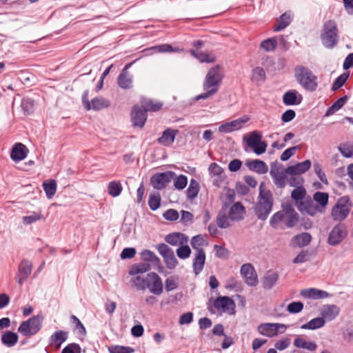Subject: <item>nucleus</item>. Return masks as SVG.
<instances>
[{
    "instance_id": "nucleus-52",
    "label": "nucleus",
    "mask_w": 353,
    "mask_h": 353,
    "mask_svg": "<svg viewBox=\"0 0 353 353\" xmlns=\"http://www.w3.org/2000/svg\"><path fill=\"white\" fill-rule=\"evenodd\" d=\"M151 269L150 264L139 263L132 266L129 271L130 275H137L141 273H145Z\"/></svg>"
},
{
    "instance_id": "nucleus-57",
    "label": "nucleus",
    "mask_w": 353,
    "mask_h": 353,
    "mask_svg": "<svg viewBox=\"0 0 353 353\" xmlns=\"http://www.w3.org/2000/svg\"><path fill=\"white\" fill-rule=\"evenodd\" d=\"M314 171L317 175L319 179L324 184H327L328 181L325 172L322 170L321 164L318 162L314 163Z\"/></svg>"
},
{
    "instance_id": "nucleus-44",
    "label": "nucleus",
    "mask_w": 353,
    "mask_h": 353,
    "mask_svg": "<svg viewBox=\"0 0 353 353\" xmlns=\"http://www.w3.org/2000/svg\"><path fill=\"white\" fill-rule=\"evenodd\" d=\"M123 188L120 181H113L108 183V191L110 195L113 197L118 196L121 194Z\"/></svg>"
},
{
    "instance_id": "nucleus-24",
    "label": "nucleus",
    "mask_w": 353,
    "mask_h": 353,
    "mask_svg": "<svg viewBox=\"0 0 353 353\" xmlns=\"http://www.w3.org/2000/svg\"><path fill=\"white\" fill-rule=\"evenodd\" d=\"M279 278V274L273 270H268L261 279V284L263 289L270 290L276 284Z\"/></svg>"
},
{
    "instance_id": "nucleus-6",
    "label": "nucleus",
    "mask_w": 353,
    "mask_h": 353,
    "mask_svg": "<svg viewBox=\"0 0 353 353\" xmlns=\"http://www.w3.org/2000/svg\"><path fill=\"white\" fill-rule=\"evenodd\" d=\"M43 317L42 315H35L27 321H23L18 328V332L24 336H31L41 330Z\"/></svg>"
},
{
    "instance_id": "nucleus-53",
    "label": "nucleus",
    "mask_w": 353,
    "mask_h": 353,
    "mask_svg": "<svg viewBox=\"0 0 353 353\" xmlns=\"http://www.w3.org/2000/svg\"><path fill=\"white\" fill-rule=\"evenodd\" d=\"M261 138L262 136L261 133L256 130L253 131L250 134L247 139V144L250 148L256 146V144H260V143L263 142Z\"/></svg>"
},
{
    "instance_id": "nucleus-14",
    "label": "nucleus",
    "mask_w": 353,
    "mask_h": 353,
    "mask_svg": "<svg viewBox=\"0 0 353 353\" xmlns=\"http://www.w3.org/2000/svg\"><path fill=\"white\" fill-rule=\"evenodd\" d=\"M32 263L28 259H23L18 265V271L15 279L18 284L22 285L31 274Z\"/></svg>"
},
{
    "instance_id": "nucleus-55",
    "label": "nucleus",
    "mask_w": 353,
    "mask_h": 353,
    "mask_svg": "<svg viewBox=\"0 0 353 353\" xmlns=\"http://www.w3.org/2000/svg\"><path fill=\"white\" fill-rule=\"evenodd\" d=\"M21 106L24 113L29 114L34 111V101L30 98H24L21 101Z\"/></svg>"
},
{
    "instance_id": "nucleus-30",
    "label": "nucleus",
    "mask_w": 353,
    "mask_h": 353,
    "mask_svg": "<svg viewBox=\"0 0 353 353\" xmlns=\"http://www.w3.org/2000/svg\"><path fill=\"white\" fill-rule=\"evenodd\" d=\"M340 312V308L335 305H326L321 311V317L325 321L334 320Z\"/></svg>"
},
{
    "instance_id": "nucleus-21",
    "label": "nucleus",
    "mask_w": 353,
    "mask_h": 353,
    "mask_svg": "<svg viewBox=\"0 0 353 353\" xmlns=\"http://www.w3.org/2000/svg\"><path fill=\"white\" fill-rule=\"evenodd\" d=\"M311 165V161L307 159L295 165L288 166L285 169V172L290 176L300 175L306 172L310 168Z\"/></svg>"
},
{
    "instance_id": "nucleus-41",
    "label": "nucleus",
    "mask_w": 353,
    "mask_h": 353,
    "mask_svg": "<svg viewBox=\"0 0 353 353\" xmlns=\"http://www.w3.org/2000/svg\"><path fill=\"white\" fill-rule=\"evenodd\" d=\"M325 321L322 317L312 319L307 323L302 325L301 328L303 330H316L324 326Z\"/></svg>"
},
{
    "instance_id": "nucleus-51",
    "label": "nucleus",
    "mask_w": 353,
    "mask_h": 353,
    "mask_svg": "<svg viewBox=\"0 0 353 353\" xmlns=\"http://www.w3.org/2000/svg\"><path fill=\"white\" fill-rule=\"evenodd\" d=\"M348 97L344 96L336 100L327 110V115L333 114L339 110L347 102Z\"/></svg>"
},
{
    "instance_id": "nucleus-42",
    "label": "nucleus",
    "mask_w": 353,
    "mask_h": 353,
    "mask_svg": "<svg viewBox=\"0 0 353 353\" xmlns=\"http://www.w3.org/2000/svg\"><path fill=\"white\" fill-rule=\"evenodd\" d=\"M142 108L146 111L157 112L161 110L163 103L161 102H154L151 99H145L141 101Z\"/></svg>"
},
{
    "instance_id": "nucleus-25",
    "label": "nucleus",
    "mask_w": 353,
    "mask_h": 353,
    "mask_svg": "<svg viewBox=\"0 0 353 353\" xmlns=\"http://www.w3.org/2000/svg\"><path fill=\"white\" fill-rule=\"evenodd\" d=\"M302 100V95L296 90H290L283 95V102L286 105H299Z\"/></svg>"
},
{
    "instance_id": "nucleus-40",
    "label": "nucleus",
    "mask_w": 353,
    "mask_h": 353,
    "mask_svg": "<svg viewBox=\"0 0 353 353\" xmlns=\"http://www.w3.org/2000/svg\"><path fill=\"white\" fill-rule=\"evenodd\" d=\"M294 345L298 348L305 349L310 351H314L317 345L314 341H306L301 337H296L294 340Z\"/></svg>"
},
{
    "instance_id": "nucleus-7",
    "label": "nucleus",
    "mask_w": 353,
    "mask_h": 353,
    "mask_svg": "<svg viewBox=\"0 0 353 353\" xmlns=\"http://www.w3.org/2000/svg\"><path fill=\"white\" fill-rule=\"evenodd\" d=\"M213 307L217 312H225L230 315L234 314L236 312V305L234 300L226 296L217 297L214 299L212 305L208 307V310L211 313L214 314L216 312L213 310Z\"/></svg>"
},
{
    "instance_id": "nucleus-37",
    "label": "nucleus",
    "mask_w": 353,
    "mask_h": 353,
    "mask_svg": "<svg viewBox=\"0 0 353 353\" xmlns=\"http://www.w3.org/2000/svg\"><path fill=\"white\" fill-rule=\"evenodd\" d=\"M18 339L19 336L17 333L11 331H6L1 335V343L7 347H12L17 343Z\"/></svg>"
},
{
    "instance_id": "nucleus-59",
    "label": "nucleus",
    "mask_w": 353,
    "mask_h": 353,
    "mask_svg": "<svg viewBox=\"0 0 353 353\" xmlns=\"http://www.w3.org/2000/svg\"><path fill=\"white\" fill-rule=\"evenodd\" d=\"M70 319L72 323L74 324V329L78 331L79 334L85 335L86 330L81 321L74 315H72Z\"/></svg>"
},
{
    "instance_id": "nucleus-29",
    "label": "nucleus",
    "mask_w": 353,
    "mask_h": 353,
    "mask_svg": "<svg viewBox=\"0 0 353 353\" xmlns=\"http://www.w3.org/2000/svg\"><path fill=\"white\" fill-rule=\"evenodd\" d=\"M68 337V332L64 330L54 332L49 338V344L59 348L63 343L66 341Z\"/></svg>"
},
{
    "instance_id": "nucleus-9",
    "label": "nucleus",
    "mask_w": 353,
    "mask_h": 353,
    "mask_svg": "<svg viewBox=\"0 0 353 353\" xmlns=\"http://www.w3.org/2000/svg\"><path fill=\"white\" fill-rule=\"evenodd\" d=\"M291 198L294 201L297 210L303 214L307 212L310 196L307 195L306 190L301 185H298L291 192Z\"/></svg>"
},
{
    "instance_id": "nucleus-2",
    "label": "nucleus",
    "mask_w": 353,
    "mask_h": 353,
    "mask_svg": "<svg viewBox=\"0 0 353 353\" xmlns=\"http://www.w3.org/2000/svg\"><path fill=\"white\" fill-rule=\"evenodd\" d=\"M263 184L259 187V201L254 207V212L257 218L265 221L272 210L274 199L270 190L263 189Z\"/></svg>"
},
{
    "instance_id": "nucleus-4",
    "label": "nucleus",
    "mask_w": 353,
    "mask_h": 353,
    "mask_svg": "<svg viewBox=\"0 0 353 353\" xmlns=\"http://www.w3.org/2000/svg\"><path fill=\"white\" fill-rule=\"evenodd\" d=\"M323 46L333 49L339 43V36L337 24L334 20L326 21L322 28L320 36Z\"/></svg>"
},
{
    "instance_id": "nucleus-15",
    "label": "nucleus",
    "mask_w": 353,
    "mask_h": 353,
    "mask_svg": "<svg viewBox=\"0 0 353 353\" xmlns=\"http://www.w3.org/2000/svg\"><path fill=\"white\" fill-rule=\"evenodd\" d=\"M293 212L296 211L294 209L291 203H283L281 204V210L274 213L270 218V225L273 228H277L279 223L283 221L285 218V214L288 213H292Z\"/></svg>"
},
{
    "instance_id": "nucleus-12",
    "label": "nucleus",
    "mask_w": 353,
    "mask_h": 353,
    "mask_svg": "<svg viewBox=\"0 0 353 353\" xmlns=\"http://www.w3.org/2000/svg\"><path fill=\"white\" fill-rule=\"evenodd\" d=\"M347 234V231L345 225L339 223L330 231L327 238V243L332 246L337 245L343 241Z\"/></svg>"
},
{
    "instance_id": "nucleus-54",
    "label": "nucleus",
    "mask_w": 353,
    "mask_h": 353,
    "mask_svg": "<svg viewBox=\"0 0 353 353\" xmlns=\"http://www.w3.org/2000/svg\"><path fill=\"white\" fill-rule=\"evenodd\" d=\"M148 275L144 278L137 276L132 279V282L138 290H144L147 287Z\"/></svg>"
},
{
    "instance_id": "nucleus-10",
    "label": "nucleus",
    "mask_w": 353,
    "mask_h": 353,
    "mask_svg": "<svg viewBox=\"0 0 353 353\" xmlns=\"http://www.w3.org/2000/svg\"><path fill=\"white\" fill-rule=\"evenodd\" d=\"M82 103L86 110H93L95 111L108 108L110 101L101 97H95L89 101V91L85 90L82 95Z\"/></svg>"
},
{
    "instance_id": "nucleus-63",
    "label": "nucleus",
    "mask_w": 353,
    "mask_h": 353,
    "mask_svg": "<svg viewBox=\"0 0 353 353\" xmlns=\"http://www.w3.org/2000/svg\"><path fill=\"white\" fill-rule=\"evenodd\" d=\"M109 352L110 353H132L134 350L130 347L113 345L109 347Z\"/></svg>"
},
{
    "instance_id": "nucleus-19",
    "label": "nucleus",
    "mask_w": 353,
    "mask_h": 353,
    "mask_svg": "<svg viewBox=\"0 0 353 353\" xmlns=\"http://www.w3.org/2000/svg\"><path fill=\"white\" fill-rule=\"evenodd\" d=\"M147 120V113L139 105H134L131 112V121L134 127L142 128Z\"/></svg>"
},
{
    "instance_id": "nucleus-27",
    "label": "nucleus",
    "mask_w": 353,
    "mask_h": 353,
    "mask_svg": "<svg viewBox=\"0 0 353 353\" xmlns=\"http://www.w3.org/2000/svg\"><path fill=\"white\" fill-rule=\"evenodd\" d=\"M205 263V252L204 250H199L194 254L192 263L193 272L195 275L199 274Z\"/></svg>"
},
{
    "instance_id": "nucleus-34",
    "label": "nucleus",
    "mask_w": 353,
    "mask_h": 353,
    "mask_svg": "<svg viewBox=\"0 0 353 353\" xmlns=\"http://www.w3.org/2000/svg\"><path fill=\"white\" fill-rule=\"evenodd\" d=\"M118 85L123 90H129L133 86V77L130 73L121 72L117 77Z\"/></svg>"
},
{
    "instance_id": "nucleus-16",
    "label": "nucleus",
    "mask_w": 353,
    "mask_h": 353,
    "mask_svg": "<svg viewBox=\"0 0 353 353\" xmlns=\"http://www.w3.org/2000/svg\"><path fill=\"white\" fill-rule=\"evenodd\" d=\"M249 120V117L245 115L241 118L221 124L219 127V131L221 133H230L232 132L240 130Z\"/></svg>"
},
{
    "instance_id": "nucleus-58",
    "label": "nucleus",
    "mask_w": 353,
    "mask_h": 353,
    "mask_svg": "<svg viewBox=\"0 0 353 353\" xmlns=\"http://www.w3.org/2000/svg\"><path fill=\"white\" fill-rule=\"evenodd\" d=\"M178 257L181 259H185L190 256L191 250L186 244L180 245L176 251Z\"/></svg>"
},
{
    "instance_id": "nucleus-50",
    "label": "nucleus",
    "mask_w": 353,
    "mask_h": 353,
    "mask_svg": "<svg viewBox=\"0 0 353 353\" xmlns=\"http://www.w3.org/2000/svg\"><path fill=\"white\" fill-rule=\"evenodd\" d=\"M199 183L195 179H191L189 187L186 190L187 197L190 199H194L199 193Z\"/></svg>"
},
{
    "instance_id": "nucleus-38",
    "label": "nucleus",
    "mask_w": 353,
    "mask_h": 353,
    "mask_svg": "<svg viewBox=\"0 0 353 353\" xmlns=\"http://www.w3.org/2000/svg\"><path fill=\"white\" fill-rule=\"evenodd\" d=\"M292 21V16L290 12H285L282 14L278 20V24L274 28V32H279L288 26Z\"/></svg>"
},
{
    "instance_id": "nucleus-47",
    "label": "nucleus",
    "mask_w": 353,
    "mask_h": 353,
    "mask_svg": "<svg viewBox=\"0 0 353 353\" xmlns=\"http://www.w3.org/2000/svg\"><path fill=\"white\" fill-rule=\"evenodd\" d=\"M208 241L204 239L201 234L194 236L191 239V245L196 252L202 248L204 245H208Z\"/></svg>"
},
{
    "instance_id": "nucleus-18",
    "label": "nucleus",
    "mask_w": 353,
    "mask_h": 353,
    "mask_svg": "<svg viewBox=\"0 0 353 353\" xmlns=\"http://www.w3.org/2000/svg\"><path fill=\"white\" fill-rule=\"evenodd\" d=\"M150 292L155 295H160L163 290L161 277L156 272L148 274L147 287Z\"/></svg>"
},
{
    "instance_id": "nucleus-49",
    "label": "nucleus",
    "mask_w": 353,
    "mask_h": 353,
    "mask_svg": "<svg viewBox=\"0 0 353 353\" xmlns=\"http://www.w3.org/2000/svg\"><path fill=\"white\" fill-rule=\"evenodd\" d=\"M161 195L159 192L151 193L148 199V205L151 210H157L161 205Z\"/></svg>"
},
{
    "instance_id": "nucleus-13",
    "label": "nucleus",
    "mask_w": 353,
    "mask_h": 353,
    "mask_svg": "<svg viewBox=\"0 0 353 353\" xmlns=\"http://www.w3.org/2000/svg\"><path fill=\"white\" fill-rule=\"evenodd\" d=\"M286 328L287 326L285 324L266 323L260 324L258 326V331L261 334L271 338L276 336L279 330L281 333H283Z\"/></svg>"
},
{
    "instance_id": "nucleus-64",
    "label": "nucleus",
    "mask_w": 353,
    "mask_h": 353,
    "mask_svg": "<svg viewBox=\"0 0 353 353\" xmlns=\"http://www.w3.org/2000/svg\"><path fill=\"white\" fill-rule=\"evenodd\" d=\"M81 347L78 343H72L66 345L61 353H81Z\"/></svg>"
},
{
    "instance_id": "nucleus-17",
    "label": "nucleus",
    "mask_w": 353,
    "mask_h": 353,
    "mask_svg": "<svg viewBox=\"0 0 353 353\" xmlns=\"http://www.w3.org/2000/svg\"><path fill=\"white\" fill-rule=\"evenodd\" d=\"M240 272L247 285L249 286H256L257 285V274L254 266L251 263L243 264L241 267Z\"/></svg>"
},
{
    "instance_id": "nucleus-43",
    "label": "nucleus",
    "mask_w": 353,
    "mask_h": 353,
    "mask_svg": "<svg viewBox=\"0 0 353 353\" xmlns=\"http://www.w3.org/2000/svg\"><path fill=\"white\" fill-rule=\"evenodd\" d=\"M43 188L48 199H52L57 191V182L54 179L43 183Z\"/></svg>"
},
{
    "instance_id": "nucleus-56",
    "label": "nucleus",
    "mask_w": 353,
    "mask_h": 353,
    "mask_svg": "<svg viewBox=\"0 0 353 353\" xmlns=\"http://www.w3.org/2000/svg\"><path fill=\"white\" fill-rule=\"evenodd\" d=\"M349 74L347 73H343L339 75L333 82L332 85V90L336 91L341 88L346 82Z\"/></svg>"
},
{
    "instance_id": "nucleus-31",
    "label": "nucleus",
    "mask_w": 353,
    "mask_h": 353,
    "mask_svg": "<svg viewBox=\"0 0 353 353\" xmlns=\"http://www.w3.org/2000/svg\"><path fill=\"white\" fill-rule=\"evenodd\" d=\"M245 212V208L242 203L241 202H236L230 209L229 218L232 221H241L243 219Z\"/></svg>"
},
{
    "instance_id": "nucleus-45",
    "label": "nucleus",
    "mask_w": 353,
    "mask_h": 353,
    "mask_svg": "<svg viewBox=\"0 0 353 353\" xmlns=\"http://www.w3.org/2000/svg\"><path fill=\"white\" fill-rule=\"evenodd\" d=\"M251 79L256 83H263L265 80V71L261 67H256L252 70Z\"/></svg>"
},
{
    "instance_id": "nucleus-1",
    "label": "nucleus",
    "mask_w": 353,
    "mask_h": 353,
    "mask_svg": "<svg viewBox=\"0 0 353 353\" xmlns=\"http://www.w3.org/2000/svg\"><path fill=\"white\" fill-rule=\"evenodd\" d=\"M223 75L219 65L211 68L205 77L203 84V88L205 92L197 95L195 99H206L215 94L222 81Z\"/></svg>"
},
{
    "instance_id": "nucleus-33",
    "label": "nucleus",
    "mask_w": 353,
    "mask_h": 353,
    "mask_svg": "<svg viewBox=\"0 0 353 353\" xmlns=\"http://www.w3.org/2000/svg\"><path fill=\"white\" fill-rule=\"evenodd\" d=\"M141 259L146 264H150V267L158 266L161 263L159 258L152 251L143 250L141 253Z\"/></svg>"
},
{
    "instance_id": "nucleus-8",
    "label": "nucleus",
    "mask_w": 353,
    "mask_h": 353,
    "mask_svg": "<svg viewBox=\"0 0 353 353\" xmlns=\"http://www.w3.org/2000/svg\"><path fill=\"white\" fill-rule=\"evenodd\" d=\"M350 197L344 196L339 198L332 210L331 215L334 221L345 220L350 213Z\"/></svg>"
},
{
    "instance_id": "nucleus-5",
    "label": "nucleus",
    "mask_w": 353,
    "mask_h": 353,
    "mask_svg": "<svg viewBox=\"0 0 353 353\" xmlns=\"http://www.w3.org/2000/svg\"><path fill=\"white\" fill-rule=\"evenodd\" d=\"M329 194L327 192H316L313 197L310 196L307 204V209L306 214L314 216L318 214L325 212L328 204Z\"/></svg>"
},
{
    "instance_id": "nucleus-48",
    "label": "nucleus",
    "mask_w": 353,
    "mask_h": 353,
    "mask_svg": "<svg viewBox=\"0 0 353 353\" xmlns=\"http://www.w3.org/2000/svg\"><path fill=\"white\" fill-rule=\"evenodd\" d=\"M299 220V215L296 212H293L292 213H288L285 214V218L283 221H285V225L288 228H292L294 227Z\"/></svg>"
},
{
    "instance_id": "nucleus-60",
    "label": "nucleus",
    "mask_w": 353,
    "mask_h": 353,
    "mask_svg": "<svg viewBox=\"0 0 353 353\" xmlns=\"http://www.w3.org/2000/svg\"><path fill=\"white\" fill-rule=\"evenodd\" d=\"M303 303L300 301H294L288 304L287 310L291 314H297L303 309Z\"/></svg>"
},
{
    "instance_id": "nucleus-26",
    "label": "nucleus",
    "mask_w": 353,
    "mask_h": 353,
    "mask_svg": "<svg viewBox=\"0 0 353 353\" xmlns=\"http://www.w3.org/2000/svg\"><path fill=\"white\" fill-rule=\"evenodd\" d=\"M165 240L171 245L180 246L188 243V237L181 232H173L168 234Z\"/></svg>"
},
{
    "instance_id": "nucleus-35",
    "label": "nucleus",
    "mask_w": 353,
    "mask_h": 353,
    "mask_svg": "<svg viewBox=\"0 0 353 353\" xmlns=\"http://www.w3.org/2000/svg\"><path fill=\"white\" fill-rule=\"evenodd\" d=\"M208 170L212 176L217 177V179L214 180V184L218 185V183L223 181L225 177L223 169L216 163H212L209 166Z\"/></svg>"
},
{
    "instance_id": "nucleus-20",
    "label": "nucleus",
    "mask_w": 353,
    "mask_h": 353,
    "mask_svg": "<svg viewBox=\"0 0 353 353\" xmlns=\"http://www.w3.org/2000/svg\"><path fill=\"white\" fill-rule=\"evenodd\" d=\"M270 176H272L274 183L278 188L283 189L287 184V173L285 170L279 172V168L276 163L271 165V170L270 172Z\"/></svg>"
},
{
    "instance_id": "nucleus-28",
    "label": "nucleus",
    "mask_w": 353,
    "mask_h": 353,
    "mask_svg": "<svg viewBox=\"0 0 353 353\" xmlns=\"http://www.w3.org/2000/svg\"><path fill=\"white\" fill-rule=\"evenodd\" d=\"M177 133L178 130L167 128L163 132L162 135L157 139V142L163 146L169 147L174 143Z\"/></svg>"
},
{
    "instance_id": "nucleus-32",
    "label": "nucleus",
    "mask_w": 353,
    "mask_h": 353,
    "mask_svg": "<svg viewBox=\"0 0 353 353\" xmlns=\"http://www.w3.org/2000/svg\"><path fill=\"white\" fill-rule=\"evenodd\" d=\"M248 168L258 174H263L268 172V167L267 164L259 159L252 160L246 163Z\"/></svg>"
},
{
    "instance_id": "nucleus-36",
    "label": "nucleus",
    "mask_w": 353,
    "mask_h": 353,
    "mask_svg": "<svg viewBox=\"0 0 353 353\" xmlns=\"http://www.w3.org/2000/svg\"><path fill=\"white\" fill-rule=\"evenodd\" d=\"M312 241V236L310 234L303 232L294 236L292 239V244L294 246L304 247L310 244Z\"/></svg>"
},
{
    "instance_id": "nucleus-23",
    "label": "nucleus",
    "mask_w": 353,
    "mask_h": 353,
    "mask_svg": "<svg viewBox=\"0 0 353 353\" xmlns=\"http://www.w3.org/2000/svg\"><path fill=\"white\" fill-rule=\"evenodd\" d=\"M28 153V149L24 144L17 143L12 148L10 157L14 161L18 162L25 159Z\"/></svg>"
},
{
    "instance_id": "nucleus-46",
    "label": "nucleus",
    "mask_w": 353,
    "mask_h": 353,
    "mask_svg": "<svg viewBox=\"0 0 353 353\" xmlns=\"http://www.w3.org/2000/svg\"><path fill=\"white\" fill-rule=\"evenodd\" d=\"M277 47V41L275 37L266 39L261 41L260 48L265 52H273Z\"/></svg>"
},
{
    "instance_id": "nucleus-11",
    "label": "nucleus",
    "mask_w": 353,
    "mask_h": 353,
    "mask_svg": "<svg viewBox=\"0 0 353 353\" xmlns=\"http://www.w3.org/2000/svg\"><path fill=\"white\" fill-rule=\"evenodd\" d=\"M176 177V174L172 171L156 173L151 176L150 183L154 189L163 190Z\"/></svg>"
},
{
    "instance_id": "nucleus-3",
    "label": "nucleus",
    "mask_w": 353,
    "mask_h": 353,
    "mask_svg": "<svg viewBox=\"0 0 353 353\" xmlns=\"http://www.w3.org/2000/svg\"><path fill=\"white\" fill-rule=\"evenodd\" d=\"M297 82L307 91L314 92L318 87L317 77L307 67L297 65L294 69Z\"/></svg>"
},
{
    "instance_id": "nucleus-22",
    "label": "nucleus",
    "mask_w": 353,
    "mask_h": 353,
    "mask_svg": "<svg viewBox=\"0 0 353 353\" xmlns=\"http://www.w3.org/2000/svg\"><path fill=\"white\" fill-rule=\"evenodd\" d=\"M300 294L304 298L310 299H324L331 296L325 290L313 288L302 290Z\"/></svg>"
},
{
    "instance_id": "nucleus-61",
    "label": "nucleus",
    "mask_w": 353,
    "mask_h": 353,
    "mask_svg": "<svg viewBox=\"0 0 353 353\" xmlns=\"http://www.w3.org/2000/svg\"><path fill=\"white\" fill-rule=\"evenodd\" d=\"M225 213L219 212L216 217V224L221 228H228L230 226L229 219Z\"/></svg>"
},
{
    "instance_id": "nucleus-39",
    "label": "nucleus",
    "mask_w": 353,
    "mask_h": 353,
    "mask_svg": "<svg viewBox=\"0 0 353 353\" xmlns=\"http://www.w3.org/2000/svg\"><path fill=\"white\" fill-rule=\"evenodd\" d=\"M191 54L201 63H212L215 61V57L210 52H203L198 50H191Z\"/></svg>"
},
{
    "instance_id": "nucleus-62",
    "label": "nucleus",
    "mask_w": 353,
    "mask_h": 353,
    "mask_svg": "<svg viewBox=\"0 0 353 353\" xmlns=\"http://www.w3.org/2000/svg\"><path fill=\"white\" fill-rule=\"evenodd\" d=\"M339 150L345 158L352 157L353 155V147L347 143L341 144L339 147Z\"/></svg>"
}]
</instances>
